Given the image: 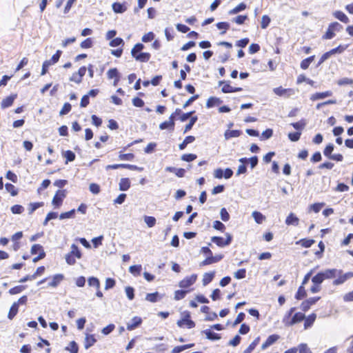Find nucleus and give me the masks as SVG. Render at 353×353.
<instances>
[{"label":"nucleus","instance_id":"obj_1","mask_svg":"<svg viewBox=\"0 0 353 353\" xmlns=\"http://www.w3.org/2000/svg\"><path fill=\"white\" fill-rule=\"evenodd\" d=\"M82 256L81 252L79 247L73 243L71 245V251L65 255V261L68 265H74L76 263L75 258L81 259Z\"/></svg>","mask_w":353,"mask_h":353},{"label":"nucleus","instance_id":"obj_2","mask_svg":"<svg viewBox=\"0 0 353 353\" xmlns=\"http://www.w3.org/2000/svg\"><path fill=\"white\" fill-rule=\"evenodd\" d=\"M62 54V51L60 50H57L56 53L52 55L50 59L46 60L43 63L42 65V69H41V75H45L47 72L48 68L57 63L61 57V55Z\"/></svg>","mask_w":353,"mask_h":353},{"label":"nucleus","instance_id":"obj_3","mask_svg":"<svg viewBox=\"0 0 353 353\" xmlns=\"http://www.w3.org/2000/svg\"><path fill=\"white\" fill-rule=\"evenodd\" d=\"M183 316L177 321L176 324L179 327H182L185 325L188 328H193L195 327V323L191 319L190 312L185 311L183 312Z\"/></svg>","mask_w":353,"mask_h":353},{"label":"nucleus","instance_id":"obj_4","mask_svg":"<svg viewBox=\"0 0 353 353\" xmlns=\"http://www.w3.org/2000/svg\"><path fill=\"white\" fill-rule=\"evenodd\" d=\"M225 236L226 239H224L221 236H214L211 238V241L221 248L229 245L232 241V236L230 233H226Z\"/></svg>","mask_w":353,"mask_h":353},{"label":"nucleus","instance_id":"obj_5","mask_svg":"<svg viewBox=\"0 0 353 353\" xmlns=\"http://www.w3.org/2000/svg\"><path fill=\"white\" fill-rule=\"evenodd\" d=\"M66 196V190H59L56 192L52 201V203L54 207L59 208L61 205L63 199Z\"/></svg>","mask_w":353,"mask_h":353},{"label":"nucleus","instance_id":"obj_6","mask_svg":"<svg viewBox=\"0 0 353 353\" xmlns=\"http://www.w3.org/2000/svg\"><path fill=\"white\" fill-rule=\"evenodd\" d=\"M338 278L333 281L334 285H339L344 283L347 280L353 278V272H348L346 273L337 274Z\"/></svg>","mask_w":353,"mask_h":353},{"label":"nucleus","instance_id":"obj_7","mask_svg":"<svg viewBox=\"0 0 353 353\" xmlns=\"http://www.w3.org/2000/svg\"><path fill=\"white\" fill-rule=\"evenodd\" d=\"M196 274H192L190 276H186L179 283V286L181 288H187L192 285L196 281Z\"/></svg>","mask_w":353,"mask_h":353},{"label":"nucleus","instance_id":"obj_8","mask_svg":"<svg viewBox=\"0 0 353 353\" xmlns=\"http://www.w3.org/2000/svg\"><path fill=\"white\" fill-rule=\"evenodd\" d=\"M320 299L321 297L319 296L309 298L301 303L300 307L303 311L307 312L310 307L314 305Z\"/></svg>","mask_w":353,"mask_h":353},{"label":"nucleus","instance_id":"obj_9","mask_svg":"<svg viewBox=\"0 0 353 353\" xmlns=\"http://www.w3.org/2000/svg\"><path fill=\"white\" fill-rule=\"evenodd\" d=\"M323 276L325 279H334L336 276L337 274H341L343 272L342 270H338V269H327L324 271L321 272Z\"/></svg>","mask_w":353,"mask_h":353},{"label":"nucleus","instance_id":"obj_10","mask_svg":"<svg viewBox=\"0 0 353 353\" xmlns=\"http://www.w3.org/2000/svg\"><path fill=\"white\" fill-rule=\"evenodd\" d=\"M223 258V254H217L213 256L212 254L209 255L205 260L201 263V265H208L220 261Z\"/></svg>","mask_w":353,"mask_h":353},{"label":"nucleus","instance_id":"obj_11","mask_svg":"<svg viewBox=\"0 0 353 353\" xmlns=\"http://www.w3.org/2000/svg\"><path fill=\"white\" fill-rule=\"evenodd\" d=\"M305 319V316L302 312H296L290 319V321L286 323V326H292L296 323H298Z\"/></svg>","mask_w":353,"mask_h":353},{"label":"nucleus","instance_id":"obj_12","mask_svg":"<svg viewBox=\"0 0 353 353\" xmlns=\"http://www.w3.org/2000/svg\"><path fill=\"white\" fill-rule=\"evenodd\" d=\"M142 319L139 316H134L132 320L127 323V330H133L139 327L142 323Z\"/></svg>","mask_w":353,"mask_h":353},{"label":"nucleus","instance_id":"obj_13","mask_svg":"<svg viewBox=\"0 0 353 353\" xmlns=\"http://www.w3.org/2000/svg\"><path fill=\"white\" fill-rule=\"evenodd\" d=\"M332 92L330 90H327L323 92H316L310 96V100L312 101L323 99L326 97H331L332 95Z\"/></svg>","mask_w":353,"mask_h":353},{"label":"nucleus","instance_id":"obj_14","mask_svg":"<svg viewBox=\"0 0 353 353\" xmlns=\"http://www.w3.org/2000/svg\"><path fill=\"white\" fill-rule=\"evenodd\" d=\"M280 336L278 334H272L270 335L266 341L262 344L261 349L263 350L267 349L268 347L274 344L276 341L279 339Z\"/></svg>","mask_w":353,"mask_h":353},{"label":"nucleus","instance_id":"obj_15","mask_svg":"<svg viewBox=\"0 0 353 353\" xmlns=\"http://www.w3.org/2000/svg\"><path fill=\"white\" fill-rule=\"evenodd\" d=\"M17 97V94H12L3 99L1 103V108L5 109L11 106Z\"/></svg>","mask_w":353,"mask_h":353},{"label":"nucleus","instance_id":"obj_16","mask_svg":"<svg viewBox=\"0 0 353 353\" xmlns=\"http://www.w3.org/2000/svg\"><path fill=\"white\" fill-rule=\"evenodd\" d=\"M222 103L223 101L220 98L216 97H210L207 101L206 107L208 108H211L219 105Z\"/></svg>","mask_w":353,"mask_h":353},{"label":"nucleus","instance_id":"obj_17","mask_svg":"<svg viewBox=\"0 0 353 353\" xmlns=\"http://www.w3.org/2000/svg\"><path fill=\"white\" fill-rule=\"evenodd\" d=\"M202 333L205 334L206 338L210 341H218L221 339L219 334H217L210 329L203 330Z\"/></svg>","mask_w":353,"mask_h":353},{"label":"nucleus","instance_id":"obj_18","mask_svg":"<svg viewBox=\"0 0 353 353\" xmlns=\"http://www.w3.org/2000/svg\"><path fill=\"white\" fill-rule=\"evenodd\" d=\"M112 8L113 11L117 14H122L125 12L127 10V7L125 3H121L119 2H114L112 5Z\"/></svg>","mask_w":353,"mask_h":353},{"label":"nucleus","instance_id":"obj_19","mask_svg":"<svg viewBox=\"0 0 353 353\" xmlns=\"http://www.w3.org/2000/svg\"><path fill=\"white\" fill-rule=\"evenodd\" d=\"M299 222V218L292 212L290 213L285 219V224L288 225H298Z\"/></svg>","mask_w":353,"mask_h":353},{"label":"nucleus","instance_id":"obj_20","mask_svg":"<svg viewBox=\"0 0 353 353\" xmlns=\"http://www.w3.org/2000/svg\"><path fill=\"white\" fill-rule=\"evenodd\" d=\"M97 342L94 334H86L84 341V347L86 350L89 349Z\"/></svg>","mask_w":353,"mask_h":353},{"label":"nucleus","instance_id":"obj_21","mask_svg":"<svg viewBox=\"0 0 353 353\" xmlns=\"http://www.w3.org/2000/svg\"><path fill=\"white\" fill-rule=\"evenodd\" d=\"M64 276L62 274H55L52 280L48 283V286L56 288L59 285V284L63 280Z\"/></svg>","mask_w":353,"mask_h":353},{"label":"nucleus","instance_id":"obj_22","mask_svg":"<svg viewBox=\"0 0 353 353\" xmlns=\"http://www.w3.org/2000/svg\"><path fill=\"white\" fill-rule=\"evenodd\" d=\"M162 299V296L158 292H155L153 293H148L146 294L145 300L151 302L156 303L160 301Z\"/></svg>","mask_w":353,"mask_h":353},{"label":"nucleus","instance_id":"obj_23","mask_svg":"<svg viewBox=\"0 0 353 353\" xmlns=\"http://www.w3.org/2000/svg\"><path fill=\"white\" fill-rule=\"evenodd\" d=\"M242 134L239 130H227L224 133V137L226 140L233 137H239Z\"/></svg>","mask_w":353,"mask_h":353},{"label":"nucleus","instance_id":"obj_24","mask_svg":"<svg viewBox=\"0 0 353 353\" xmlns=\"http://www.w3.org/2000/svg\"><path fill=\"white\" fill-rule=\"evenodd\" d=\"M165 171L174 173L178 177H183L185 176V170L183 168H176L174 167L168 166L165 168Z\"/></svg>","mask_w":353,"mask_h":353},{"label":"nucleus","instance_id":"obj_25","mask_svg":"<svg viewBox=\"0 0 353 353\" xmlns=\"http://www.w3.org/2000/svg\"><path fill=\"white\" fill-rule=\"evenodd\" d=\"M215 276V272H206L203 274L202 283L204 286H206L211 283Z\"/></svg>","mask_w":353,"mask_h":353},{"label":"nucleus","instance_id":"obj_26","mask_svg":"<svg viewBox=\"0 0 353 353\" xmlns=\"http://www.w3.org/2000/svg\"><path fill=\"white\" fill-rule=\"evenodd\" d=\"M119 185V190L127 191L130 188V181L128 178H121Z\"/></svg>","mask_w":353,"mask_h":353},{"label":"nucleus","instance_id":"obj_27","mask_svg":"<svg viewBox=\"0 0 353 353\" xmlns=\"http://www.w3.org/2000/svg\"><path fill=\"white\" fill-rule=\"evenodd\" d=\"M145 48V46L141 43H138L134 45V46L131 50V55L132 57L135 59V57L139 54V53H141L142 50Z\"/></svg>","mask_w":353,"mask_h":353},{"label":"nucleus","instance_id":"obj_28","mask_svg":"<svg viewBox=\"0 0 353 353\" xmlns=\"http://www.w3.org/2000/svg\"><path fill=\"white\" fill-rule=\"evenodd\" d=\"M151 57V54L149 52H143L139 53L137 56L135 57V60L137 61L145 63L148 62Z\"/></svg>","mask_w":353,"mask_h":353},{"label":"nucleus","instance_id":"obj_29","mask_svg":"<svg viewBox=\"0 0 353 353\" xmlns=\"http://www.w3.org/2000/svg\"><path fill=\"white\" fill-rule=\"evenodd\" d=\"M333 15L334 16L335 18H336L343 23H347L350 21L349 18L342 11H335L333 13Z\"/></svg>","mask_w":353,"mask_h":353},{"label":"nucleus","instance_id":"obj_30","mask_svg":"<svg viewBox=\"0 0 353 353\" xmlns=\"http://www.w3.org/2000/svg\"><path fill=\"white\" fill-rule=\"evenodd\" d=\"M315 241L314 239H302L296 242V245H301L303 248H310L314 243Z\"/></svg>","mask_w":353,"mask_h":353},{"label":"nucleus","instance_id":"obj_31","mask_svg":"<svg viewBox=\"0 0 353 353\" xmlns=\"http://www.w3.org/2000/svg\"><path fill=\"white\" fill-rule=\"evenodd\" d=\"M194 140H195V137L194 136H192V135L187 136L185 138V139L183 141V142L179 145V150H184L187 147L188 144L194 142Z\"/></svg>","mask_w":353,"mask_h":353},{"label":"nucleus","instance_id":"obj_32","mask_svg":"<svg viewBox=\"0 0 353 353\" xmlns=\"http://www.w3.org/2000/svg\"><path fill=\"white\" fill-rule=\"evenodd\" d=\"M316 315L314 313L311 314L307 318L305 319L304 327L307 329L312 325L315 321Z\"/></svg>","mask_w":353,"mask_h":353},{"label":"nucleus","instance_id":"obj_33","mask_svg":"<svg viewBox=\"0 0 353 353\" xmlns=\"http://www.w3.org/2000/svg\"><path fill=\"white\" fill-rule=\"evenodd\" d=\"M348 46L349 45H339L336 48L328 51V53L330 54V56L336 53L341 54L348 48Z\"/></svg>","mask_w":353,"mask_h":353},{"label":"nucleus","instance_id":"obj_34","mask_svg":"<svg viewBox=\"0 0 353 353\" xmlns=\"http://www.w3.org/2000/svg\"><path fill=\"white\" fill-rule=\"evenodd\" d=\"M174 125L175 123H172L170 121H165L159 125V128L162 130L168 129L169 130L173 131L174 130Z\"/></svg>","mask_w":353,"mask_h":353},{"label":"nucleus","instance_id":"obj_35","mask_svg":"<svg viewBox=\"0 0 353 353\" xmlns=\"http://www.w3.org/2000/svg\"><path fill=\"white\" fill-rule=\"evenodd\" d=\"M307 296V292L305 290L304 285H301L298 288V290L295 294V299L297 300H301Z\"/></svg>","mask_w":353,"mask_h":353},{"label":"nucleus","instance_id":"obj_36","mask_svg":"<svg viewBox=\"0 0 353 353\" xmlns=\"http://www.w3.org/2000/svg\"><path fill=\"white\" fill-rule=\"evenodd\" d=\"M190 292V290H178L174 292V299L176 301H179L184 299L186 294Z\"/></svg>","mask_w":353,"mask_h":353},{"label":"nucleus","instance_id":"obj_37","mask_svg":"<svg viewBox=\"0 0 353 353\" xmlns=\"http://www.w3.org/2000/svg\"><path fill=\"white\" fill-rule=\"evenodd\" d=\"M325 280L321 272L317 273L315 276L312 278V282L316 285H320Z\"/></svg>","mask_w":353,"mask_h":353},{"label":"nucleus","instance_id":"obj_38","mask_svg":"<svg viewBox=\"0 0 353 353\" xmlns=\"http://www.w3.org/2000/svg\"><path fill=\"white\" fill-rule=\"evenodd\" d=\"M63 156L66 159L65 164L68 162L74 161L76 155L72 150H66L63 153Z\"/></svg>","mask_w":353,"mask_h":353},{"label":"nucleus","instance_id":"obj_39","mask_svg":"<svg viewBox=\"0 0 353 353\" xmlns=\"http://www.w3.org/2000/svg\"><path fill=\"white\" fill-rule=\"evenodd\" d=\"M18 310L19 306L17 305V303H13V304L10 308V311L8 314V318L12 320L17 315Z\"/></svg>","mask_w":353,"mask_h":353},{"label":"nucleus","instance_id":"obj_40","mask_svg":"<svg viewBox=\"0 0 353 353\" xmlns=\"http://www.w3.org/2000/svg\"><path fill=\"white\" fill-rule=\"evenodd\" d=\"M252 217L254 218V221L259 224L262 223L263 221L265 219V216L258 211H254L252 212Z\"/></svg>","mask_w":353,"mask_h":353},{"label":"nucleus","instance_id":"obj_41","mask_svg":"<svg viewBox=\"0 0 353 353\" xmlns=\"http://www.w3.org/2000/svg\"><path fill=\"white\" fill-rule=\"evenodd\" d=\"M247 6L244 3H241L238 6H236L233 9L230 10L229 11L230 14H236L243 10H244L246 8Z\"/></svg>","mask_w":353,"mask_h":353},{"label":"nucleus","instance_id":"obj_42","mask_svg":"<svg viewBox=\"0 0 353 353\" xmlns=\"http://www.w3.org/2000/svg\"><path fill=\"white\" fill-rule=\"evenodd\" d=\"M142 270L141 265H134L129 268V272L134 276H139Z\"/></svg>","mask_w":353,"mask_h":353},{"label":"nucleus","instance_id":"obj_43","mask_svg":"<svg viewBox=\"0 0 353 353\" xmlns=\"http://www.w3.org/2000/svg\"><path fill=\"white\" fill-rule=\"evenodd\" d=\"M65 350L70 353H78L79 346L74 341H72L70 343L69 346L65 347Z\"/></svg>","mask_w":353,"mask_h":353},{"label":"nucleus","instance_id":"obj_44","mask_svg":"<svg viewBox=\"0 0 353 353\" xmlns=\"http://www.w3.org/2000/svg\"><path fill=\"white\" fill-rule=\"evenodd\" d=\"M107 76L110 79H115L120 77V73L119 72L117 68H110L107 72Z\"/></svg>","mask_w":353,"mask_h":353},{"label":"nucleus","instance_id":"obj_45","mask_svg":"<svg viewBox=\"0 0 353 353\" xmlns=\"http://www.w3.org/2000/svg\"><path fill=\"white\" fill-rule=\"evenodd\" d=\"M26 288V285H17L9 290V294L11 295L17 294L22 292Z\"/></svg>","mask_w":353,"mask_h":353},{"label":"nucleus","instance_id":"obj_46","mask_svg":"<svg viewBox=\"0 0 353 353\" xmlns=\"http://www.w3.org/2000/svg\"><path fill=\"white\" fill-rule=\"evenodd\" d=\"M88 283L90 286L95 287L97 289L100 288V282L98 278L95 276H90L88 279Z\"/></svg>","mask_w":353,"mask_h":353},{"label":"nucleus","instance_id":"obj_47","mask_svg":"<svg viewBox=\"0 0 353 353\" xmlns=\"http://www.w3.org/2000/svg\"><path fill=\"white\" fill-rule=\"evenodd\" d=\"M197 120H198L197 116L192 117L190 118L189 123L185 126L183 133H186L188 131H190L192 128V127L195 124V123L197 121Z\"/></svg>","mask_w":353,"mask_h":353},{"label":"nucleus","instance_id":"obj_48","mask_svg":"<svg viewBox=\"0 0 353 353\" xmlns=\"http://www.w3.org/2000/svg\"><path fill=\"white\" fill-rule=\"evenodd\" d=\"M6 190L10 193L12 196L17 195L18 190L11 183H7L5 185Z\"/></svg>","mask_w":353,"mask_h":353},{"label":"nucleus","instance_id":"obj_49","mask_svg":"<svg viewBox=\"0 0 353 353\" xmlns=\"http://www.w3.org/2000/svg\"><path fill=\"white\" fill-rule=\"evenodd\" d=\"M75 212H76L75 209H72L71 210H70L68 212H62L59 215V219L62 220V219H65L73 218L74 216Z\"/></svg>","mask_w":353,"mask_h":353},{"label":"nucleus","instance_id":"obj_50","mask_svg":"<svg viewBox=\"0 0 353 353\" xmlns=\"http://www.w3.org/2000/svg\"><path fill=\"white\" fill-rule=\"evenodd\" d=\"M291 125L296 130H303L306 125V121L304 119H301V121L295 123H292Z\"/></svg>","mask_w":353,"mask_h":353},{"label":"nucleus","instance_id":"obj_51","mask_svg":"<svg viewBox=\"0 0 353 353\" xmlns=\"http://www.w3.org/2000/svg\"><path fill=\"white\" fill-rule=\"evenodd\" d=\"M124 45V41L123 40V39L120 38V37H117L115 39H112L110 41V46L111 47H118V46H123Z\"/></svg>","mask_w":353,"mask_h":353},{"label":"nucleus","instance_id":"obj_52","mask_svg":"<svg viewBox=\"0 0 353 353\" xmlns=\"http://www.w3.org/2000/svg\"><path fill=\"white\" fill-rule=\"evenodd\" d=\"M43 205V202H36V203H30L29 205V214H32L36 210L39 208L42 207Z\"/></svg>","mask_w":353,"mask_h":353},{"label":"nucleus","instance_id":"obj_53","mask_svg":"<svg viewBox=\"0 0 353 353\" xmlns=\"http://www.w3.org/2000/svg\"><path fill=\"white\" fill-rule=\"evenodd\" d=\"M216 27L219 30H223L221 34H223L230 28V23L225 21L219 22L216 23Z\"/></svg>","mask_w":353,"mask_h":353},{"label":"nucleus","instance_id":"obj_54","mask_svg":"<svg viewBox=\"0 0 353 353\" xmlns=\"http://www.w3.org/2000/svg\"><path fill=\"white\" fill-rule=\"evenodd\" d=\"M334 149V145L333 143H329L328 145H326V147L325 148L324 150H323V154L329 159V157H330L332 154V152H333Z\"/></svg>","mask_w":353,"mask_h":353},{"label":"nucleus","instance_id":"obj_55","mask_svg":"<svg viewBox=\"0 0 353 353\" xmlns=\"http://www.w3.org/2000/svg\"><path fill=\"white\" fill-rule=\"evenodd\" d=\"M10 210L14 214H21L24 211V208L21 205H14L11 207Z\"/></svg>","mask_w":353,"mask_h":353},{"label":"nucleus","instance_id":"obj_56","mask_svg":"<svg viewBox=\"0 0 353 353\" xmlns=\"http://www.w3.org/2000/svg\"><path fill=\"white\" fill-rule=\"evenodd\" d=\"M134 158V154L132 153L122 154V152H120L119 155V159L121 161H132Z\"/></svg>","mask_w":353,"mask_h":353},{"label":"nucleus","instance_id":"obj_57","mask_svg":"<svg viewBox=\"0 0 353 353\" xmlns=\"http://www.w3.org/2000/svg\"><path fill=\"white\" fill-rule=\"evenodd\" d=\"M301 135V132H293L288 134L289 139L292 142L298 141L300 139Z\"/></svg>","mask_w":353,"mask_h":353},{"label":"nucleus","instance_id":"obj_58","mask_svg":"<svg viewBox=\"0 0 353 353\" xmlns=\"http://www.w3.org/2000/svg\"><path fill=\"white\" fill-rule=\"evenodd\" d=\"M144 221L149 228H152L156 224V219L151 216H145Z\"/></svg>","mask_w":353,"mask_h":353},{"label":"nucleus","instance_id":"obj_59","mask_svg":"<svg viewBox=\"0 0 353 353\" xmlns=\"http://www.w3.org/2000/svg\"><path fill=\"white\" fill-rule=\"evenodd\" d=\"M234 276L236 279H242L246 276V270L245 268L239 269L234 273Z\"/></svg>","mask_w":353,"mask_h":353},{"label":"nucleus","instance_id":"obj_60","mask_svg":"<svg viewBox=\"0 0 353 353\" xmlns=\"http://www.w3.org/2000/svg\"><path fill=\"white\" fill-rule=\"evenodd\" d=\"M271 19L269 16L263 15L261 19V27L262 29H266L270 25Z\"/></svg>","mask_w":353,"mask_h":353},{"label":"nucleus","instance_id":"obj_61","mask_svg":"<svg viewBox=\"0 0 353 353\" xmlns=\"http://www.w3.org/2000/svg\"><path fill=\"white\" fill-rule=\"evenodd\" d=\"M71 108H72V106H71L70 103H65L63 108H61V110L59 112V115L63 116V115L67 114L68 113H69L70 112Z\"/></svg>","mask_w":353,"mask_h":353},{"label":"nucleus","instance_id":"obj_62","mask_svg":"<svg viewBox=\"0 0 353 353\" xmlns=\"http://www.w3.org/2000/svg\"><path fill=\"white\" fill-rule=\"evenodd\" d=\"M125 294L129 300H133L134 298V289L131 286H127L125 288Z\"/></svg>","mask_w":353,"mask_h":353},{"label":"nucleus","instance_id":"obj_63","mask_svg":"<svg viewBox=\"0 0 353 353\" xmlns=\"http://www.w3.org/2000/svg\"><path fill=\"white\" fill-rule=\"evenodd\" d=\"M299 353H312L306 343H301L298 347Z\"/></svg>","mask_w":353,"mask_h":353},{"label":"nucleus","instance_id":"obj_64","mask_svg":"<svg viewBox=\"0 0 353 353\" xmlns=\"http://www.w3.org/2000/svg\"><path fill=\"white\" fill-rule=\"evenodd\" d=\"M272 134H273L272 129H270V128L266 129L265 130H264L262 132L261 139V140L268 139L272 137Z\"/></svg>","mask_w":353,"mask_h":353}]
</instances>
